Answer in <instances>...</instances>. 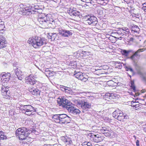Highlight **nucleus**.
I'll return each mask as SVG.
<instances>
[{
    "label": "nucleus",
    "mask_w": 146,
    "mask_h": 146,
    "mask_svg": "<svg viewBox=\"0 0 146 146\" xmlns=\"http://www.w3.org/2000/svg\"><path fill=\"white\" fill-rule=\"evenodd\" d=\"M1 75L2 84L3 85L1 88L2 95L4 96L6 99H9L10 97V92L8 88H7L8 86L5 85L9 82L11 77V74L10 73L3 72L2 74H1Z\"/></svg>",
    "instance_id": "obj_1"
},
{
    "label": "nucleus",
    "mask_w": 146,
    "mask_h": 146,
    "mask_svg": "<svg viewBox=\"0 0 146 146\" xmlns=\"http://www.w3.org/2000/svg\"><path fill=\"white\" fill-rule=\"evenodd\" d=\"M28 43L34 48H39L42 46L45 45L46 44L47 40L44 38L36 36L29 38Z\"/></svg>",
    "instance_id": "obj_2"
},
{
    "label": "nucleus",
    "mask_w": 146,
    "mask_h": 146,
    "mask_svg": "<svg viewBox=\"0 0 146 146\" xmlns=\"http://www.w3.org/2000/svg\"><path fill=\"white\" fill-rule=\"evenodd\" d=\"M48 15H45L39 16L38 20L40 23L41 26L42 28L51 27L53 24L54 23V20L50 19L48 16Z\"/></svg>",
    "instance_id": "obj_3"
},
{
    "label": "nucleus",
    "mask_w": 146,
    "mask_h": 146,
    "mask_svg": "<svg viewBox=\"0 0 146 146\" xmlns=\"http://www.w3.org/2000/svg\"><path fill=\"white\" fill-rule=\"evenodd\" d=\"M52 119L56 123L61 124L69 123L71 119L70 117L64 113L54 115Z\"/></svg>",
    "instance_id": "obj_4"
},
{
    "label": "nucleus",
    "mask_w": 146,
    "mask_h": 146,
    "mask_svg": "<svg viewBox=\"0 0 146 146\" xmlns=\"http://www.w3.org/2000/svg\"><path fill=\"white\" fill-rule=\"evenodd\" d=\"M32 131L31 130L25 127L18 128L16 131V135L18 136L19 139L23 140L26 139Z\"/></svg>",
    "instance_id": "obj_5"
},
{
    "label": "nucleus",
    "mask_w": 146,
    "mask_h": 146,
    "mask_svg": "<svg viewBox=\"0 0 146 146\" xmlns=\"http://www.w3.org/2000/svg\"><path fill=\"white\" fill-rule=\"evenodd\" d=\"M75 102L78 106L83 110V112H84V111H88L91 107V104L87 102L76 100Z\"/></svg>",
    "instance_id": "obj_6"
},
{
    "label": "nucleus",
    "mask_w": 146,
    "mask_h": 146,
    "mask_svg": "<svg viewBox=\"0 0 146 146\" xmlns=\"http://www.w3.org/2000/svg\"><path fill=\"white\" fill-rule=\"evenodd\" d=\"M23 108L21 109L25 111V114L30 116L35 114V112L36 111V108H35L30 105H24Z\"/></svg>",
    "instance_id": "obj_7"
},
{
    "label": "nucleus",
    "mask_w": 146,
    "mask_h": 146,
    "mask_svg": "<svg viewBox=\"0 0 146 146\" xmlns=\"http://www.w3.org/2000/svg\"><path fill=\"white\" fill-rule=\"evenodd\" d=\"M58 104L59 106H61L64 109H66V108L68 107L69 105L72 104L70 101L65 98H62V97L59 98L57 100Z\"/></svg>",
    "instance_id": "obj_8"
},
{
    "label": "nucleus",
    "mask_w": 146,
    "mask_h": 146,
    "mask_svg": "<svg viewBox=\"0 0 146 146\" xmlns=\"http://www.w3.org/2000/svg\"><path fill=\"white\" fill-rule=\"evenodd\" d=\"M85 17V21L89 25L92 26H95L97 23V19L96 17L89 15Z\"/></svg>",
    "instance_id": "obj_9"
},
{
    "label": "nucleus",
    "mask_w": 146,
    "mask_h": 146,
    "mask_svg": "<svg viewBox=\"0 0 146 146\" xmlns=\"http://www.w3.org/2000/svg\"><path fill=\"white\" fill-rule=\"evenodd\" d=\"M26 83L28 84L31 85H36L38 84L39 82L36 80L32 75H30L29 76L26 77L25 78Z\"/></svg>",
    "instance_id": "obj_10"
},
{
    "label": "nucleus",
    "mask_w": 146,
    "mask_h": 146,
    "mask_svg": "<svg viewBox=\"0 0 146 146\" xmlns=\"http://www.w3.org/2000/svg\"><path fill=\"white\" fill-rule=\"evenodd\" d=\"M145 50V49L144 48H141L138 50L129 57V58L134 62H136L137 59H139L140 57V55L139 54V53L143 52Z\"/></svg>",
    "instance_id": "obj_11"
},
{
    "label": "nucleus",
    "mask_w": 146,
    "mask_h": 146,
    "mask_svg": "<svg viewBox=\"0 0 146 146\" xmlns=\"http://www.w3.org/2000/svg\"><path fill=\"white\" fill-rule=\"evenodd\" d=\"M74 75L76 78L83 82H86L88 78V76L81 72L76 73Z\"/></svg>",
    "instance_id": "obj_12"
},
{
    "label": "nucleus",
    "mask_w": 146,
    "mask_h": 146,
    "mask_svg": "<svg viewBox=\"0 0 146 146\" xmlns=\"http://www.w3.org/2000/svg\"><path fill=\"white\" fill-rule=\"evenodd\" d=\"M58 31L59 34L64 37H68L69 36L72 35V34L71 32V31L64 30L61 28L58 29Z\"/></svg>",
    "instance_id": "obj_13"
},
{
    "label": "nucleus",
    "mask_w": 146,
    "mask_h": 146,
    "mask_svg": "<svg viewBox=\"0 0 146 146\" xmlns=\"http://www.w3.org/2000/svg\"><path fill=\"white\" fill-rule=\"evenodd\" d=\"M68 13L69 15L72 17L80 18V12L77 11L75 9H70L68 10Z\"/></svg>",
    "instance_id": "obj_14"
},
{
    "label": "nucleus",
    "mask_w": 146,
    "mask_h": 146,
    "mask_svg": "<svg viewBox=\"0 0 146 146\" xmlns=\"http://www.w3.org/2000/svg\"><path fill=\"white\" fill-rule=\"evenodd\" d=\"M66 109L69 113L73 114H79L80 112V111L79 109L75 108L71 105H69L68 107L66 108Z\"/></svg>",
    "instance_id": "obj_15"
},
{
    "label": "nucleus",
    "mask_w": 146,
    "mask_h": 146,
    "mask_svg": "<svg viewBox=\"0 0 146 146\" xmlns=\"http://www.w3.org/2000/svg\"><path fill=\"white\" fill-rule=\"evenodd\" d=\"M29 91L31 94L35 96H39L40 94V90L37 88H35L33 87H29Z\"/></svg>",
    "instance_id": "obj_16"
},
{
    "label": "nucleus",
    "mask_w": 146,
    "mask_h": 146,
    "mask_svg": "<svg viewBox=\"0 0 146 146\" xmlns=\"http://www.w3.org/2000/svg\"><path fill=\"white\" fill-rule=\"evenodd\" d=\"M88 135L90 137L91 140L94 142H99L102 140L101 137L99 135H94L92 133H89Z\"/></svg>",
    "instance_id": "obj_17"
},
{
    "label": "nucleus",
    "mask_w": 146,
    "mask_h": 146,
    "mask_svg": "<svg viewBox=\"0 0 146 146\" xmlns=\"http://www.w3.org/2000/svg\"><path fill=\"white\" fill-rule=\"evenodd\" d=\"M130 28L131 29L132 33H133L135 35L138 34L140 31V29L138 26L132 24L130 26Z\"/></svg>",
    "instance_id": "obj_18"
},
{
    "label": "nucleus",
    "mask_w": 146,
    "mask_h": 146,
    "mask_svg": "<svg viewBox=\"0 0 146 146\" xmlns=\"http://www.w3.org/2000/svg\"><path fill=\"white\" fill-rule=\"evenodd\" d=\"M10 83L12 87L17 90L20 88L22 85L21 81L19 80H17L16 82H11Z\"/></svg>",
    "instance_id": "obj_19"
},
{
    "label": "nucleus",
    "mask_w": 146,
    "mask_h": 146,
    "mask_svg": "<svg viewBox=\"0 0 146 146\" xmlns=\"http://www.w3.org/2000/svg\"><path fill=\"white\" fill-rule=\"evenodd\" d=\"M5 38L2 36H0V49L4 48L6 46Z\"/></svg>",
    "instance_id": "obj_20"
},
{
    "label": "nucleus",
    "mask_w": 146,
    "mask_h": 146,
    "mask_svg": "<svg viewBox=\"0 0 146 146\" xmlns=\"http://www.w3.org/2000/svg\"><path fill=\"white\" fill-rule=\"evenodd\" d=\"M22 11L23 15H29L30 13L31 14L33 13L31 7L22 9Z\"/></svg>",
    "instance_id": "obj_21"
},
{
    "label": "nucleus",
    "mask_w": 146,
    "mask_h": 146,
    "mask_svg": "<svg viewBox=\"0 0 146 146\" xmlns=\"http://www.w3.org/2000/svg\"><path fill=\"white\" fill-rule=\"evenodd\" d=\"M47 36L48 38L51 39V41L56 40H58L56 38L57 34L56 33H49Z\"/></svg>",
    "instance_id": "obj_22"
},
{
    "label": "nucleus",
    "mask_w": 146,
    "mask_h": 146,
    "mask_svg": "<svg viewBox=\"0 0 146 146\" xmlns=\"http://www.w3.org/2000/svg\"><path fill=\"white\" fill-rule=\"evenodd\" d=\"M31 7L33 13H34V12H38V11L40 9L39 7L37 5H33L31 6Z\"/></svg>",
    "instance_id": "obj_23"
},
{
    "label": "nucleus",
    "mask_w": 146,
    "mask_h": 146,
    "mask_svg": "<svg viewBox=\"0 0 146 146\" xmlns=\"http://www.w3.org/2000/svg\"><path fill=\"white\" fill-rule=\"evenodd\" d=\"M130 52H132L133 53H134V52L131 50H123L121 51V53L122 54L126 57H127L128 56Z\"/></svg>",
    "instance_id": "obj_24"
},
{
    "label": "nucleus",
    "mask_w": 146,
    "mask_h": 146,
    "mask_svg": "<svg viewBox=\"0 0 146 146\" xmlns=\"http://www.w3.org/2000/svg\"><path fill=\"white\" fill-rule=\"evenodd\" d=\"M60 88L62 91H65L66 92H69L70 93L72 92V90L69 88L62 86L60 87Z\"/></svg>",
    "instance_id": "obj_25"
},
{
    "label": "nucleus",
    "mask_w": 146,
    "mask_h": 146,
    "mask_svg": "<svg viewBox=\"0 0 146 146\" xmlns=\"http://www.w3.org/2000/svg\"><path fill=\"white\" fill-rule=\"evenodd\" d=\"M119 112H121L120 110H119V109L116 110L112 113L113 116L115 119H117V117L119 113Z\"/></svg>",
    "instance_id": "obj_26"
},
{
    "label": "nucleus",
    "mask_w": 146,
    "mask_h": 146,
    "mask_svg": "<svg viewBox=\"0 0 146 146\" xmlns=\"http://www.w3.org/2000/svg\"><path fill=\"white\" fill-rule=\"evenodd\" d=\"M14 69V72L15 73L16 75L17 76V77L22 75V72L18 68H17L16 69Z\"/></svg>",
    "instance_id": "obj_27"
},
{
    "label": "nucleus",
    "mask_w": 146,
    "mask_h": 146,
    "mask_svg": "<svg viewBox=\"0 0 146 146\" xmlns=\"http://www.w3.org/2000/svg\"><path fill=\"white\" fill-rule=\"evenodd\" d=\"M124 66V65L123 63L120 62H117L115 63V66L116 68H121L122 67V66Z\"/></svg>",
    "instance_id": "obj_28"
},
{
    "label": "nucleus",
    "mask_w": 146,
    "mask_h": 146,
    "mask_svg": "<svg viewBox=\"0 0 146 146\" xmlns=\"http://www.w3.org/2000/svg\"><path fill=\"white\" fill-rule=\"evenodd\" d=\"M125 68L127 71H129L132 73H134V71L131 66L129 65L126 66Z\"/></svg>",
    "instance_id": "obj_29"
},
{
    "label": "nucleus",
    "mask_w": 146,
    "mask_h": 146,
    "mask_svg": "<svg viewBox=\"0 0 146 146\" xmlns=\"http://www.w3.org/2000/svg\"><path fill=\"white\" fill-rule=\"evenodd\" d=\"M120 118L119 119H121V121L123 120V121H125L126 119H128L129 118V116L126 115V114H125L122 117H119Z\"/></svg>",
    "instance_id": "obj_30"
},
{
    "label": "nucleus",
    "mask_w": 146,
    "mask_h": 146,
    "mask_svg": "<svg viewBox=\"0 0 146 146\" xmlns=\"http://www.w3.org/2000/svg\"><path fill=\"white\" fill-rule=\"evenodd\" d=\"M120 112H119V113L118 115V116L117 117V119L121 121V119H119V118H120V117H122L123 115H124V113H123V112H122L120 110Z\"/></svg>",
    "instance_id": "obj_31"
},
{
    "label": "nucleus",
    "mask_w": 146,
    "mask_h": 146,
    "mask_svg": "<svg viewBox=\"0 0 146 146\" xmlns=\"http://www.w3.org/2000/svg\"><path fill=\"white\" fill-rule=\"evenodd\" d=\"M116 96V95L115 94L110 93L109 99L111 100L115 98Z\"/></svg>",
    "instance_id": "obj_32"
},
{
    "label": "nucleus",
    "mask_w": 146,
    "mask_h": 146,
    "mask_svg": "<svg viewBox=\"0 0 146 146\" xmlns=\"http://www.w3.org/2000/svg\"><path fill=\"white\" fill-rule=\"evenodd\" d=\"M102 129H101L102 132L104 133L105 132H109V130L108 129L109 128L108 127H102Z\"/></svg>",
    "instance_id": "obj_33"
},
{
    "label": "nucleus",
    "mask_w": 146,
    "mask_h": 146,
    "mask_svg": "<svg viewBox=\"0 0 146 146\" xmlns=\"http://www.w3.org/2000/svg\"><path fill=\"white\" fill-rule=\"evenodd\" d=\"M5 27V25L3 24H0V33H2L3 32Z\"/></svg>",
    "instance_id": "obj_34"
},
{
    "label": "nucleus",
    "mask_w": 146,
    "mask_h": 146,
    "mask_svg": "<svg viewBox=\"0 0 146 146\" xmlns=\"http://www.w3.org/2000/svg\"><path fill=\"white\" fill-rule=\"evenodd\" d=\"M131 88L135 91V87L134 85V83L133 81H131Z\"/></svg>",
    "instance_id": "obj_35"
},
{
    "label": "nucleus",
    "mask_w": 146,
    "mask_h": 146,
    "mask_svg": "<svg viewBox=\"0 0 146 146\" xmlns=\"http://www.w3.org/2000/svg\"><path fill=\"white\" fill-rule=\"evenodd\" d=\"M65 141L67 144H72V141L70 139H66Z\"/></svg>",
    "instance_id": "obj_36"
},
{
    "label": "nucleus",
    "mask_w": 146,
    "mask_h": 146,
    "mask_svg": "<svg viewBox=\"0 0 146 146\" xmlns=\"http://www.w3.org/2000/svg\"><path fill=\"white\" fill-rule=\"evenodd\" d=\"M7 137L6 136L4 135H0V140H4L6 139Z\"/></svg>",
    "instance_id": "obj_37"
},
{
    "label": "nucleus",
    "mask_w": 146,
    "mask_h": 146,
    "mask_svg": "<svg viewBox=\"0 0 146 146\" xmlns=\"http://www.w3.org/2000/svg\"><path fill=\"white\" fill-rule=\"evenodd\" d=\"M104 98H106V100L109 99L110 97V93H106L104 96Z\"/></svg>",
    "instance_id": "obj_38"
},
{
    "label": "nucleus",
    "mask_w": 146,
    "mask_h": 146,
    "mask_svg": "<svg viewBox=\"0 0 146 146\" xmlns=\"http://www.w3.org/2000/svg\"><path fill=\"white\" fill-rule=\"evenodd\" d=\"M137 102H133V101H132L131 103V106L132 107H135V108L138 107V106H136V105L137 104H136V103Z\"/></svg>",
    "instance_id": "obj_39"
},
{
    "label": "nucleus",
    "mask_w": 146,
    "mask_h": 146,
    "mask_svg": "<svg viewBox=\"0 0 146 146\" xmlns=\"http://www.w3.org/2000/svg\"><path fill=\"white\" fill-rule=\"evenodd\" d=\"M41 90L43 91H45L46 90L47 88L45 86H42L40 88Z\"/></svg>",
    "instance_id": "obj_40"
},
{
    "label": "nucleus",
    "mask_w": 146,
    "mask_h": 146,
    "mask_svg": "<svg viewBox=\"0 0 146 146\" xmlns=\"http://www.w3.org/2000/svg\"><path fill=\"white\" fill-rule=\"evenodd\" d=\"M121 31H125L127 33H128L129 31V29L127 28H124V29H121Z\"/></svg>",
    "instance_id": "obj_41"
},
{
    "label": "nucleus",
    "mask_w": 146,
    "mask_h": 146,
    "mask_svg": "<svg viewBox=\"0 0 146 146\" xmlns=\"http://www.w3.org/2000/svg\"><path fill=\"white\" fill-rule=\"evenodd\" d=\"M102 70H103V69H98V70H96V71H97V73H99V74H102V73H102Z\"/></svg>",
    "instance_id": "obj_42"
},
{
    "label": "nucleus",
    "mask_w": 146,
    "mask_h": 146,
    "mask_svg": "<svg viewBox=\"0 0 146 146\" xmlns=\"http://www.w3.org/2000/svg\"><path fill=\"white\" fill-rule=\"evenodd\" d=\"M19 105L20 106V107H19V109H20V110H21L22 111H23V110L21 109L23 108V106L24 105L20 104H19Z\"/></svg>",
    "instance_id": "obj_43"
},
{
    "label": "nucleus",
    "mask_w": 146,
    "mask_h": 146,
    "mask_svg": "<svg viewBox=\"0 0 146 146\" xmlns=\"http://www.w3.org/2000/svg\"><path fill=\"white\" fill-rule=\"evenodd\" d=\"M109 132H105L104 133H105V135L106 136H109L110 135V134L109 133Z\"/></svg>",
    "instance_id": "obj_44"
},
{
    "label": "nucleus",
    "mask_w": 146,
    "mask_h": 146,
    "mask_svg": "<svg viewBox=\"0 0 146 146\" xmlns=\"http://www.w3.org/2000/svg\"><path fill=\"white\" fill-rule=\"evenodd\" d=\"M136 145L137 146H139V140H137L136 141Z\"/></svg>",
    "instance_id": "obj_45"
},
{
    "label": "nucleus",
    "mask_w": 146,
    "mask_h": 146,
    "mask_svg": "<svg viewBox=\"0 0 146 146\" xmlns=\"http://www.w3.org/2000/svg\"><path fill=\"white\" fill-rule=\"evenodd\" d=\"M18 77V80H19L20 81H21V83L22 82V81H21L22 79V78L20 76H19Z\"/></svg>",
    "instance_id": "obj_46"
},
{
    "label": "nucleus",
    "mask_w": 146,
    "mask_h": 146,
    "mask_svg": "<svg viewBox=\"0 0 146 146\" xmlns=\"http://www.w3.org/2000/svg\"><path fill=\"white\" fill-rule=\"evenodd\" d=\"M84 145V146H90L91 145V143H90L89 142H88L87 143L86 145Z\"/></svg>",
    "instance_id": "obj_47"
},
{
    "label": "nucleus",
    "mask_w": 146,
    "mask_h": 146,
    "mask_svg": "<svg viewBox=\"0 0 146 146\" xmlns=\"http://www.w3.org/2000/svg\"><path fill=\"white\" fill-rule=\"evenodd\" d=\"M46 71L49 72V73H48V74L49 75L50 74V73H52V72H50V71L49 70H48V69H46Z\"/></svg>",
    "instance_id": "obj_48"
},
{
    "label": "nucleus",
    "mask_w": 146,
    "mask_h": 146,
    "mask_svg": "<svg viewBox=\"0 0 146 146\" xmlns=\"http://www.w3.org/2000/svg\"><path fill=\"white\" fill-rule=\"evenodd\" d=\"M143 7H146V2L144 3V4H143Z\"/></svg>",
    "instance_id": "obj_49"
},
{
    "label": "nucleus",
    "mask_w": 146,
    "mask_h": 146,
    "mask_svg": "<svg viewBox=\"0 0 146 146\" xmlns=\"http://www.w3.org/2000/svg\"><path fill=\"white\" fill-rule=\"evenodd\" d=\"M142 9L145 12H146V7H142Z\"/></svg>",
    "instance_id": "obj_50"
},
{
    "label": "nucleus",
    "mask_w": 146,
    "mask_h": 146,
    "mask_svg": "<svg viewBox=\"0 0 146 146\" xmlns=\"http://www.w3.org/2000/svg\"><path fill=\"white\" fill-rule=\"evenodd\" d=\"M113 82L112 81H111V80H110V81H108V83H109V82Z\"/></svg>",
    "instance_id": "obj_51"
},
{
    "label": "nucleus",
    "mask_w": 146,
    "mask_h": 146,
    "mask_svg": "<svg viewBox=\"0 0 146 146\" xmlns=\"http://www.w3.org/2000/svg\"><path fill=\"white\" fill-rule=\"evenodd\" d=\"M2 134H3L2 132V131L0 132V135H3Z\"/></svg>",
    "instance_id": "obj_52"
},
{
    "label": "nucleus",
    "mask_w": 146,
    "mask_h": 146,
    "mask_svg": "<svg viewBox=\"0 0 146 146\" xmlns=\"http://www.w3.org/2000/svg\"><path fill=\"white\" fill-rule=\"evenodd\" d=\"M53 1L54 2H56L57 1V0H53Z\"/></svg>",
    "instance_id": "obj_53"
},
{
    "label": "nucleus",
    "mask_w": 146,
    "mask_h": 146,
    "mask_svg": "<svg viewBox=\"0 0 146 146\" xmlns=\"http://www.w3.org/2000/svg\"><path fill=\"white\" fill-rule=\"evenodd\" d=\"M133 137H134V138H135V139H136V137L134 135L133 136Z\"/></svg>",
    "instance_id": "obj_54"
},
{
    "label": "nucleus",
    "mask_w": 146,
    "mask_h": 146,
    "mask_svg": "<svg viewBox=\"0 0 146 146\" xmlns=\"http://www.w3.org/2000/svg\"><path fill=\"white\" fill-rule=\"evenodd\" d=\"M124 1H128V0H124Z\"/></svg>",
    "instance_id": "obj_55"
},
{
    "label": "nucleus",
    "mask_w": 146,
    "mask_h": 146,
    "mask_svg": "<svg viewBox=\"0 0 146 146\" xmlns=\"http://www.w3.org/2000/svg\"><path fill=\"white\" fill-rule=\"evenodd\" d=\"M136 106H138V107L139 106H137V105H137V104H136Z\"/></svg>",
    "instance_id": "obj_56"
},
{
    "label": "nucleus",
    "mask_w": 146,
    "mask_h": 146,
    "mask_svg": "<svg viewBox=\"0 0 146 146\" xmlns=\"http://www.w3.org/2000/svg\"><path fill=\"white\" fill-rule=\"evenodd\" d=\"M75 66H76V62H75Z\"/></svg>",
    "instance_id": "obj_57"
},
{
    "label": "nucleus",
    "mask_w": 146,
    "mask_h": 146,
    "mask_svg": "<svg viewBox=\"0 0 146 146\" xmlns=\"http://www.w3.org/2000/svg\"><path fill=\"white\" fill-rule=\"evenodd\" d=\"M144 79H145V77H144Z\"/></svg>",
    "instance_id": "obj_58"
},
{
    "label": "nucleus",
    "mask_w": 146,
    "mask_h": 146,
    "mask_svg": "<svg viewBox=\"0 0 146 146\" xmlns=\"http://www.w3.org/2000/svg\"><path fill=\"white\" fill-rule=\"evenodd\" d=\"M142 92V93H144V92Z\"/></svg>",
    "instance_id": "obj_59"
},
{
    "label": "nucleus",
    "mask_w": 146,
    "mask_h": 146,
    "mask_svg": "<svg viewBox=\"0 0 146 146\" xmlns=\"http://www.w3.org/2000/svg\"><path fill=\"white\" fill-rule=\"evenodd\" d=\"M71 65H72V63H71Z\"/></svg>",
    "instance_id": "obj_60"
}]
</instances>
